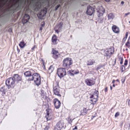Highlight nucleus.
<instances>
[{"label": "nucleus", "instance_id": "nucleus-1", "mask_svg": "<svg viewBox=\"0 0 130 130\" xmlns=\"http://www.w3.org/2000/svg\"><path fill=\"white\" fill-rule=\"evenodd\" d=\"M27 80L28 81H34V82L38 86L41 84V76L39 74L37 73H33L32 77H30L29 79H27Z\"/></svg>", "mask_w": 130, "mask_h": 130}, {"label": "nucleus", "instance_id": "nucleus-2", "mask_svg": "<svg viewBox=\"0 0 130 130\" xmlns=\"http://www.w3.org/2000/svg\"><path fill=\"white\" fill-rule=\"evenodd\" d=\"M93 93L90 94V101L91 102V104L93 105L95 104L98 100L99 91L95 89L93 90Z\"/></svg>", "mask_w": 130, "mask_h": 130}, {"label": "nucleus", "instance_id": "nucleus-3", "mask_svg": "<svg viewBox=\"0 0 130 130\" xmlns=\"http://www.w3.org/2000/svg\"><path fill=\"white\" fill-rule=\"evenodd\" d=\"M73 63V61L71 58L67 57L65 58L63 61V67L67 70L71 68Z\"/></svg>", "mask_w": 130, "mask_h": 130}, {"label": "nucleus", "instance_id": "nucleus-4", "mask_svg": "<svg viewBox=\"0 0 130 130\" xmlns=\"http://www.w3.org/2000/svg\"><path fill=\"white\" fill-rule=\"evenodd\" d=\"M53 91L54 94L59 97H61L62 94L61 91L60 90L58 83H56L54 84Z\"/></svg>", "mask_w": 130, "mask_h": 130}, {"label": "nucleus", "instance_id": "nucleus-5", "mask_svg": "<svg viewBox=\"0 0 130 130\" xmlns=\"http://www.w3.org/2000/svg\"><path fill=\"white\" fill-rule=\"evenodd\" d=\"M114 52V48L113 47L106 48L104 51V56L109 58L113 54Z\"/></svg>", "mask_w": 130, "mask_h": 130}, {"label": "nucleus", "instance_id": "nucleus-6", "mask_svg": "<svg viewBox=\"0 0 130 130\" xmlns=\"http://www.w3.org/2000/svg\"><path fill=\"white\" fill-rule=\"evenodd\" d=\"M15 81L13 77L8 78L6 81V84L8 86V88L9 89L11 87L13 88L15 86Z\"/></svg>", "mask_w": 130, "mask_h": 130}, {"label": "nucleus", "instance_id": "nucleus-7", "mask_svg": "<svg viewBox=\"0 0 130 130\" xmlns=\"http://www.w3.org/2000/svg\"><path fill=\"white\" fill-rule=\"evenodd\" d=\"M66 69L63 68H60L57 69V73L58 76L60 78L63 77L66 74Z\"/></svg>", "mask_w": 130, "mask_h": 130}, {"label": "nucleus", "instance_id": "nucleus-8", "mask_svg": "<svg viewBox=\"0 0 130 130\" xmlns=\"http://www.w3.org/2000/svg\"><path fill=\"white\" fill-rule=\"evenodd\" d=\"M51 54H52V57L55 59H57L60 56V53L58 51L56 50V48H52V49Z\"/></svg>", "mask_w": 130, "mask_h": 130}, {"label": "nucleus", "instance_id": "nucleus-9", "mask_svg": "<svg viewBox=\"0 0 130 130\" xmlns=\"http://www.w3.org/2000/svg\"><path fill=\"white\" fill-rule=\"evenodd\" d=\"M93 107V105L91 104L88 107L86 108H84L81 111V113L82 115H86L88 110H91Z\"/></svg>", "mask_w": 130, "mask_h": 130}, {"label": "nucleus", "instance_id": "nucleus-10", "mask_svg": "<svg viewBox=\"0 0 130 130\" xmlns=\"http://www.w3.org/2000/svg\"><path fill=\"white\" fill-rule=\"evenodd\" d=\"M85 83L88 86H92L95 84V80L92 78H87L85 80Z\"/></svg>", "mask_w": 130, "mask_h": 130}, {"label": "nucleus", "instance_id": "nucleus-11", "mask_svg": "<svg viewBox=\"0 0 130 130\" xmlns=\"http://www.w3.org/2000/svg\"><path fill=\"white\" fill-rule=\"evenodd\" d=\"M47 12V9L44 8L42 10L40 11L37 14V16L39 18L42 19L43 17L46 14Z\"/></svg>", "mask_w": 130, "mask_h": 130}, {"label": "nucleus", "instance_id": "nucleus-12", "mask_svg": "<svg viewBox=\"0 0 130 130\" xmlns=\"http://www.w3.org/2000/svg\"><path fill=\"white\" fill-rule=\"evenodd\" d=\"M63 23L61 22L57 24L55 28V30L57 33L58 34L61 30L62 26L63 25Z\"/></svg>", "mask_w": 130, "mask_h": 130}, {"label": "nucleus", "instance_id": "nucleus-13", "mask_svg": "<svg viewBox=\"0 0 130 130\" xmlns=\"http://www.w3.org/2000/svg\"><path fill=\"white\" fill-rule=\"evenodd\" d=\"M63 121L60 120L57 123L54 130H61L63 127Z\"/></svg>", "mask_w": 130, "mask_h": 130}, {"label": "nucleus", "instance_id": "nucleus-14", "mask_svg": "<svg viewBox=\"0 0 130 130\" xmlns=\"http://www.w3.org/2000/svg\"><path fill=\"white\" fill-rule=\"evenodd\" d=\"M53 102L55 107L56 109H58L60 106L61 103L57 98H55Z\"/></svg>", "mask_w": 130, "mask_h": 130}, {"label": "nucleus", "instance_id": "nucleus-15", "mask_svg": "<svg viewBox=\"0 0 130 130\" xmlns=\"http://www.w3.org/2000/svg\"><path fill=\"white\" fill-rule=\"evenodd\" d=\"M94 9L90 6H88L87 8V13L89 15H91L94 11Z\"/></svg>", "mask_w": 130, "mask_h": 130}, {"label": "nucleus", "instance_id": "nucleus-16", "mask_svg": "<svg viewBox=\"0 0 130 130\" xmlns=\"http://www.w3.org/2000/svg\"><path fill=\"white\" fill-rule=\"evenodd\" d=\"M13 78L14 80L17 81V83H18L19 81H21L22 80L21 77L18 74H14Z\"/></svg>", "mask_w": 130, "mask_h": 130}, {"label": "nucleus", "instance_id": "nucleus-17", "mask_svg": "<svg viewBox=\"0 0 130 130\" xmlns=\"http://www.w3.org/2000/svg\"><path fill=\"white\" fill-rule=\"evenodd\" d=\"M30 19L29 15L27 14H25L23 18L22 22L23 24L27 22Z\"/></svg>", "mask_w": 130, "mask_h": 130}, {"label": "nucleus", "instance_id": "nucleus-18", "mask_svg": "<svg viewBox=\"0 0 130 130\" xmlns=\"http://www.w3.org/2000/svg\"><path fill=\"white\" fill-rule=\"evenodd\" d=\"M112 29L113 31L116 33H119L120 32L119 28L115 25H113L112 26Z\"/></svg>", "mask_w": 130, "mask_h": 130}, {"label": "nucleus", "instance_id": "nucleus-19", "mask_svg": "<svg viewBox=\"0 0 130 130\" xmlns=\"http://www.w3.org/2000/svg\"><path fill=\"white\" fill-rule=\"evenodd\" d=\"M124 46L126 48L125 50L127 51H128V48L130 49V36L129 37L127 42L126 43Z\"/></svg>", "mask_w": 130, "mask_h": 130}, {"label": "nucleus", "instance_id": "nucleus-20", "mask_svg": "<svg viewBox=\"0 0 130 130\" xmlns=\"http://www.w3.org/2000/svg\"><path fill=\"white\" fill-rule=\"evenodd\" d=\"M57 36L55 35H53L52 38V42L53 44L54 45H56L57 43Z\"/></svg>", "mask_w": 130, "mask_h": 130}, {"label": "nucleus", "instance_id": "nucleus-21", "mask_svg": "<svg viewBox=\"0 0 130 130\" xmlns=\"http://www.w3.org/2000/svg\"><path fill=\"white\" fill-rule=\"evenodd\" d=\"M40 94L42 98H43V99H45L46 98V93L45 92L44 90L42 89H41L40 90Z\"/></svg>", "mask_w": 130, "mask_h": 130}, {"label": "nucleus", "instance_id": "nucleus-22", "mask_svg": "<svg viewBox=\"0 0 130 130\" xmlns=\"http://www.w3.org/2000/svg\"><path fill=\"white\" fill-rule=\"evenodd\" d=\"M24 75L26 77H29L28 79H29L30 77L32 76V73L30 71H27L24 73Z\"/></svg>", "mask_w": 130, "mask_h": 130}, {"label": "nucleus", "instance_id": "nucleus-23", "mask_svg": "<svg viewBox=\"0 0 130 130\" xmlns=\"http://www.w3.org/2000/svg\"><path fill=\"white\" fill-rule=\"evenodd\" d=\"M69 71L72 75H74V74H76L79 73V72L78 70L77 69L69 70Z\"/></svg>", "mask_w": 130, "mask_h": 130}, {"label": "nucleus", "instance_id": "nucleus-24", "mask_svg": "<svg viewBox=\"0 0 130 130\" xmlns=\"http://www.w3.org/2000/svg\"><path fill=\"white\" fill-rule=\"evenodd\" d=\"M95 63V61L93 59H89L87 62V65L88 66L92 65Z\"/></svg>", "mask_w": 130, "mask_h": 130}, {"label": "nucleus", "instance_id": "nucleus-25", "mask_svg": "<svg viewBox=\"0 0 130 130\" xmlns=\"http://www.w3.org/2000/svg\"><path fill=\"white\" fill-rule=\"evenodd\" d=\"M6 90L4 86L0 88V93L1 92L2 94L4 95L6 93Z\"/></svg>", "mask_w": 130, "mask_h": 130}, {"label": "nucleus", "instance_id": "nucleus-26", "mask_svg": "<svg viewBox=\"0 0 130 130\" xmlns=\"http://www.w3.org/2000/svg\"><path fill=\"white\" fill-rule=\"evenodd\" d=\"M26 45L25 43L23 40H22V41H21L20 43L19 44V45L21 48H23Z\"/></svg>", "mask_w": 130, "mask_h": 130}, {"label": "nucleus", "instance_id": "nucleus-27", "mask_svg": "<svg viewBox=\"0 0 130 130\" xmlns=\"http://www.w3.org/2000/svg\"><path fill=\"white\" fill-rule=\"evenodd\" d=\"M49 109H47L46 110V111L47 112V115L45 116L46 118V119L47 120V121L48 120H50L51 119V118L49 117Z\"/></svg>", "mask_w": 130, "mask_h": 130}, {"label": "nucleus", "instance_id": "nucleus-28", "mask_svg": "<svg viewBox=\"0 0 130 130\" xmlns=\"http://www.w3.org/2000/svg\"><path fill=\"white\" fill-rule=\"evenodd\" d=\"M114 15L112 13H110L108 14V19H113L114 17Z\"/></svg>", "mask_w": 130, "mask_h": 130}, {"label": "nucleus", "instance_id": "nucleus-29", "mask_svg": "<svg viewBox=\"0 0 130 130\" xmlns=\"http://www.w3.org/2000/svg\"><path fill=\"white\" fill-rule=\"evenodd\" d=\"M40 60L41 61V63L42 64V68L44 69H45V61L42 58H41Z\"/></svg>", "mask_w": 130, "mask_h": 130}, {"label": "nucleus", "instance_id": "nucleus-30", "mask_svg": "<svg viewBox=\"0 0 130 130\" xmlns=\"http://www.w3.org/2000/svg\"><path fill=\"white\" fill-rule=\"evenodd\" d=\"M54 70V68L52 65L48 69V72L49 73H51Z\"/></svg>", "mask_w": 130, "mask_h": 130}, {"label": "nucleus", "instance_id": "nucleus-31", "mask_svg": "<svg viewBox=\"0 0 130 130\" xmlns=\"http://www.w3.org/2000/svg\"><path fill=\"white\" fill-rule=\"evenodd\" d=\"M103 10H102V13H100V12H101V11L100 10V11H98V13H99V14H98V17H99L100 16H102L103 13L104 12V9H103Z\"/></svg>", "mask_w": 130, "mask_h": 130}, {"label": "nucleus", "instance_id": "nucleus-32", "mask_svg": "<svg viewBox=\"0 0 130 130\" xmlns=\"http://www.w3.org/2000/svg\"><path fill=\"white\" fill-rule=\"evenodd\" d=\"M120 69L122 71V72H123L125 71V67L124 65H122L121 66Z\"/></svg>", "mask_w": 130, "mask_h": 130}, {"label": "nucleus", "instance_id": "nucleus-33", "mask_svg": "<svg viewBox=\"0 0 130 130\" xmlns=\"http://www.w3.org/2000/svg\"><path fill=\"white\" fill-rule=\"evenodd\" d=\"M73 120V119H71L69 117L68 118V121L69 123L71 124L72 123Z\"/></svg>", "mask_w": 130, "mask_h": 130}, {"label": "nucleus", "instance_id": "nucleus-34", "mask_svg": "<svg viewBox=\"0 0 130 130\" xmlns=\"http://www.w3.org/2000/svg\"><path fill=\"white\" fill-rule=\"evenodd\" d=\"M103 19V17L99 18L98 20V22L101 23H102Z\"/></svg>", "mask_w": 130, "mask_h": 130}, {"label": "nucleus", "instance_id": "nucleus-35", "mask_svg": "<svg viewBox=\"0 0 130 130\" xmlns=\"http://www.w3.org/2000/svg\"><path fill=\"white\" fill-rule=\"evenodd\" d=\"M119 61H120V64H122L123 62V59L122 57H120V58H119Z\"/></svg>", "mask_w": 130, "mask_h": 130}, {"label": "nucleus", "instance_id": "nucleus-36", "mask_svg": "<svg viewBox=\"0 0 130 130\" xmlns=\"http://www.w3.org/2000/svg\"><path fill=\"white\" fill-rule=\"evenodd\" d=\"M102 67V66H98L96 68V70L98 71V70L100 69Z\"/></svg>", "mask_w": 130, "mask_h": 130}, {"label": "nucleus", "instance_id": "nucleus-37", "mask_svg": "<svg viewBox=\"0 0 130 130\" xmlns=\"http://www.w3.org/2000/svg\"><path fill=\"white\" fill-rule=\"evenodd\" d=\"M96 116H93L92 115H90V116H89V117H90V118H91L90 119L91 120H92L93 118L95 117H96Z\"/></svg>", "mask_w": 130, "mask_h": 130}, {"label": "nucleus", "instance_id": "nucleus-38", "mask_svg": "<svg viewBox=\"0 0 130 130\" xmlns=\"http://www.w3.org/2000/svg\"><path fill=\"white\" fill-rule=\"evenodd\" d=\"M60 6V4L57 5L55 7V10H56L58 9Z\"/></svg>", "mask_w": 130, "mask_h": 130}, {"label": "nucleus", "instance_id": "nucleus-39", "mask_svg": "<svg viewBox=\"0 0 130 130\" xmlns=\"http://www.w3.org/2000/svg\"><path fill=\"white\" fill-rule=\"evenodd\" d=\"M120 115V113H119V112H117L115 115V117H117L118 116H119Z\"/></svg>", "mask_w": 130, "mask_h": 130}, {"label": "nucleus", "instance_id": "nucleus-40", "mask_svg": "<svg viewBox=\"0 0 130 130\" xmlns=\"http://www.w3.org/2000/svg\"><path fill=\"white\" fill-rule=\"evenodd\" d=\"M128 60L127 59H125L124 62V64L125 66H126L127 64Z\"/></svg>", "mask_w": 130, "mask_h": 130}, {"label": "nucleus", "instance_id": "nucleus-41", "mask_svg": "<svg viewBox=\"0 0 130 130\" xmlns=\"http://www.w3.org/2000/svg\"><path fill=\"white\" fill-rule=\"evenodd\" d=\"M5 3H1L0 4V8H1L3 7L4 5H5Z\"/></svg>", "mask_w": 130, "mask_h": 130}, {"label": "nucleus", "instance_id": "nucleus-42", "mask_svg": "<svg viewBox=\"0 0 130 130\" xmlns=\"http://www.w3.org/2000/svg\"><path fill=\"white\" fill-rule=\"evenodd\" d=\"M116 58H115L114 60L113 61V62L112 63V65L113 66L116 63Z\"/></svg>", "mask_w": 130, "mask_h": 130}, {"label": "nucleus", "instance_id": "nucleus-43", "mask_svg": "<svg viewBox=\"0 0 130 130\" xmlns=\"http://www.w3.org/2000/svg\"><path fill=\"white\" fill-rule=\"evenodd\" d=\"M125 80V79L124 78H123L121 79V82L123 84L124 83Z\"/></svg>", "mask_w": 130, "mask_h": 130}, {"label": "nucleus", "instance_id": "nucleus-44", "mask_svg": "<svg viewBox=\"0 0 130 130\" xmlns=\"http://www.w3.org/2000/svg\"><path fill=\"white\" fill-rule=\"evenodd\" d=\"M36 48H37V46L36 45H35L32 48L31 50H34V49Z\"/></svg>", "mask_w": 130, "mask_h": 130}, {"label": "nucleus", "instance_id": "nucleus-45", "mask_svg": "<svg viewBox=\"0 0 130 130\" xmlns=\"http://www.w3.org/2000/svg\"><path fill=\"white\" fill-rule=\"evenodd\" d=\"M49 128V126H46L45 128V130H47Z\"/></svg>", "mask_w": 130, "mask_h": 130}, {"label": "nucleus", "instance_id": "nucleus-46", "mask_svg": "<svg viewBox=\"0 0 130 130\" xmlns=\"http://www.w3.org/2000/svg\"><path fill=\"white\" fill-rule=\"evenodd\" d=\"M17 52H18V53H19L20 52V50L18 47H17Z\"/></svg>", "mask_w": 130, "mask_h": 130}, {"label": "nucleus", "instance_id": "nucleus-47", "mask_svg": "<svg viewBox=\"0 0 130 130\" xmlns=\"http://www.w3.org/2000/svg\"><path fill=\"white\" fill-rule=\"evenodd\" d=\"M127 38L126 37H124L123 39V41L124 42L125 41Z\"/></svg>", "mask_w": 130, "mask_h": 130}, {"label": "nucleus", "instance_id": "nucleus-48", "mask_svg": "<svg viewBox=\"0 0 130 130\" xmlns=\"http://www.w3.org/2000/svg\"><path fill=\"white\" fill-rule=\"evenodd\" d=\"M107 90H108V88L107 87H106L105 89V90H104L105 92H107Z\"/></svg>", "mask_w": 130, "mask_h": 130}, {"label": "nucleus", "instance_id": "nucleus-49", "mask_svg": "<svg viewBox=\"0 0 130 130\" xmlns=\"http://www.w3.org/2000/svg\"><path fill=\"white\" fill-rule=\"evenodd\" d=\"M130 13L129 12H128V13H125V17L127 15L129 14Z\"/></svg>", "mask_w": 130, "mask_h": 130}, {"label": "nucleus", "instance_id": "nucleus-50", "mask_svg": "<svg viewBox=\"0 0 130 130\" xmlns=\"http://www.w3.org/2000/svg\"><path fill=\"white\" fill-rule=\"evenodd\" d=\"M128 32H126V33L125 36V37H126V38H127V36H128Z\"/></svg>", "mask_w": 130, "mask_h": 130}, {"label": "nucleus", "instance_id": "nucleus-51", "mask_svg": "<svg viewBox=\"0 0 130 130\" xmlns=\"http://www.w3.org/2000/svg\"><path fill=\"white\" fill-rule=\"evenodd\" d=\"M77 129V127L76 126H75V127L74 128H73L72 130H74L75 129Z\"/></svg>", "mask_w": 130, "mask_h": 130}, {"label": "nucleus", "instance_id": "nucleus-52", "mask_svg": "<svg viewBox=\"0 0 130 130\" xmlns=\"http://www.w3.org/2000/svg\"><path fill=\"white\" fill-rule=\"evenodd\" d=\"M116 80H115L114 79H113L112 81V83H113V84H114Z\"/></svg>", "mask_w": 130, "mask_h": 130}, {"label": "nucleus", "instance_id": "nucleus-53", "mask_svg": "<svg viewBox=\"0 0 130 130\" xmlns=\"http://www.w3.org/2000/svg\"><path fill=\"white\" fill-rule=\"evenodd\" d=\"M128 104L129 105H130V100H129L128 101Z\"/></svg>", "mask_w": 130, "mask_h": 130}, {"label": "nucleus", "instance_id": "nucleus-54", "mask_svg": "<svg viewBox=\"0 0 130 130\" xmlns=\"http://www.w3.org/2000/svg\"><path fill=\"white\" fill-rule=\"evenodd\" d=\"M42 30V27H40V30L41 31Z\"/></svg>", "mask_w": 130, "mask_h": 130}, {"label": "nucleus", "instance_id": "nucleus-55", "mask_svg": "<svg viewBox=\"0 0 130 130\" xmlns=\"http://www.w3.org/2000/svg\"><path fill=\"white\" fill-rule=\"evenodd\" d=\"M117 81L118 82H119V80L118 79H117L116 80V81Z\"/></svg>", "mask_w": 130, "mask_h": 130}, {"label": "nucleus", "instance_id": "nucleus-56", "mask_svg": "<svg viewBox=\"0 0 130 130\" xmlns=\"http://www.w3.org/2000/svg\"><path fill=\"white\" fill-rule=\"evenodd\" d=\"M105 1L106 2H108L110 1V0H105Z\"/></svg>", "mask_w": 130, "mask_h": 130}, {"label": "nucleus", "instance_id": "nucleus-57", "mask_svg": "<svg viewBox=\"0 0 130 130\" xmlns=\"http://www.w3.org/2000/svg\"><path fill=\"white\" fill-rule=\"evenodd\" d=\"M124 3V2L123 1H122L121 3V4H123Z\"/></svg>", "mask_w": 130, "mask_h": 130}, {"label": "nucleus", "instance_id": "nucleus-58", "mask_svg": "<svg viewBox=\"0 0 130 130\" xmlns=\"http://www.w3.org/2000/svg\"><path fill=\"white\" fill-rule=\"evenodd\" d=\"M112 86L113 87H115V85L114 84H113V85H112Z\"/></svg>", "mask_w": 130, "mask_h": 130}, {"label": "nucleus", "instance_id": "nucleus-59", "mask_svg": "<svg viewBox=\"0 0 130 130\" xmlns=\"http://www.w3.org/2000/svg\"><path fill=\"white\" fill-rule=\"evenodd\" d=\"M110 90H112V87L111 86H110Z\"/></svg>", "mask_w": 130, "mask_h": 130}, {"label": "nucleus", "instance_id": "nucleus-60", "mask_svg": "<svg viewBox=\"0 0 130 130\" xmlns=\"http://www.w3.org/2000/svg\"><path fill=\"white\" fill-rule=\"evenodd\" d=\"M44 24H42L41 25V26H42L43 27V26H44Z\"/></svg>", "mask_w": 130, "mask_h": 130}, {"label": "nucleus", "instance_id": "nucleus-61", "mask_svg": "<svg viewBox=\"0 0 130 130\" xmlns=\"http://www.w3.org/2000/svg\"><path fill=\"white\" fill-rule=\"evenodd\" d=\"M90 73H91L92 71H90Z\"/></svg>", "mask_w": 130, "mask_h": 130}, {"label": "nucleus", "instance_id": "nucleus-62", "mask_svg": "<svg viewBox=\"0 0 130 130\" xmlns=\"http://www.w3.org/2000/svg\"><path fill=\"white\" fill-rule=\"evenodd\" d=\"M129 23H130V21H129Z\"/></svg>", "mask_w": 130, "mask_h": 130}]
</instances>
